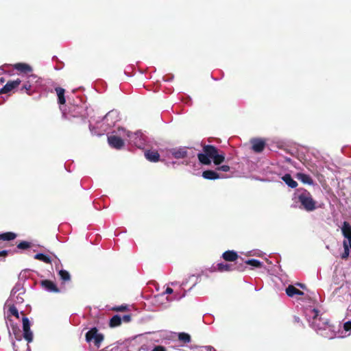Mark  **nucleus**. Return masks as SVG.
Returning <instances> with one entry per match:
<instances>
[{
    "label": "nucleus",
    "instance_id": "obj_1",
    "mask_svg": "<svg viewBox=\"0 0 351 351\" xmlns=\"http://www.w3.org/2000/svg\"><path fill=\"white\" fill-rule=\"evenodd\" d=\"M305 317L310 326L321 336L332 339L335 336L333 326L330 324L328 319L319 313V311L311 306L304 309Z\"/></svg>",
    "mask_w": 351,
    "mask_h": 351
},
{
    "label": "nucleus",
    "instance_id": "obj_2",
    "mask_svg": "<svg viewBox=\"0 0 351 351\" xmlns=\"http://www.w3.org/2000/svg\"><path fill=\"white\" fill-rule=\"evenodd\" d=\"M169 154L176 159H184L183 165L192 166L196 161L195 150L191 147H178L169 150Z\"/></svg>",
    "mask_w": 351,
    "mask_h": 351
},
{
    "label": "nucleus",
    "instance_id": "obj_3",
    "mask_svg": "<svg viewBox=\"0 0 351 351\" xmlns=\"http://www.w3.org/2000/svg\"><path fill=\"white\" fill-rule=\"evenodd\" d=\"M296 197L302 207L307 211H313L316 208V202L311 193L306 190H298Z\"/></svg>",
    "mask_w": 351,
    "mask_h": 351
},
{
    "label": "nucleus",
    "instance_id": "obj_4",
    "mask_svg": "<svg viewBox=\"0 0 351 351\" xmlns=\"http://www.w3.org/2000/svg\"><path fill=\"white\" fill-rule=\"evenodd\" d=\"M119 133L120 135H122L125 140L128 141L130 144L138 148H141L144 145V139L142 133L140 132L132 133L123 128H119Z\"/></svg>",
    "mask_w": 351,
    "mask_h": 351
},
{
    "label": "nucleus",
    "instance_id": "obj_5",
    "mask_svg": "<svg viewBox=\"0 0 351 351\" xmlns=\"http://www.w3.org/2000/svg\"><path fill=\"white\" fill-rule=\"evenodd\" d=\"M25 294V290L23 286L18 283L11 291L9 298L5 302V305H19L23 304L24 299L23 295Z\"/></svg>",
    "mask_w": 351,
    "mask_h": 351
},
{
    "label": "nucleus",
    "instance_id": "obj_6",
    "mask_svg": "<svg viewBox=\"0 0 351 351\" xmlns=\"http://www.w3.org/2000/svg\"><path fill=\"white\" fill-rule=\"evenodd\" d=\"M86 340L87 342H93L97 348H99L104 340L103 335L98 333L97 330L94 328L88 330L86 334Z\"/></svg>",
    "mask_w": 351,
    "mask_h": 351
},
{
    "label": "nucleus",
    "instance_id": "obj_7",
    "mask_svg": "<svg viewBox=\"0 0 351 351\" xmlns=\"http://www.w3.org/2000/svg\"><path fill=\"white\" fill-rule=\"evenodd\" d=\"M203 151L210 155V158L213 160L215 165L221 164L225 159L224 156L222 154H219L217 148L213 145L204 146Z\"/></svg>",
    "mask_w": 351,
    "mask_h": 351
},
{
    "label": "nucleus",
    "instance_id": "obj_8",
    "mask_svg": "<svg viewBox=\"0 0 351 351\" xmlns=\"http://www.w3.org/2000/svg\"><path fill=\"white\" fill-rule=\"evenodd\" d=\"M104 120L108 127H113L120 120L119 113L117 110H111L106 114Z\"/></svg>",
    "mask_w": 351,
    "mask_h": 351
},
{
    "label": "nucleus",
    "instance_id": "obj_9",
    "mask_svg": "<svg viewBox=\"0 0 351 351\" xmlns=\"http://www.w3.org/2000/svg\"><path fill=\"white\" fill-rule=\"evenodd\" d=\"M123 136L120 135L119 130L117 131V135H110L108 137V141L109 145L114 148L121 149L123 145V141L122 139ZM123 138H125L123 137Z\"/></svg>",
    "mask_w": 351,
    "mask_h": 351
},
{
    "label": "nucleus",
    "instance_id": "obj_10",
    "mask_svg": "<svg viewBox=\"0 0 351 351\" xmlns=\"http://www.w3.org/2000/svg\"><path fill=\"white\" fill-rule=\"evenodd\" d=\"M23 337L28 342L30 343L33 340V333L30 330V322L27 317L23 318Z\"/></svg>",
    "mask_w": 351,
    "mask_h": 351
},
{
    "label": "nucleus",
    "instance_id": "obj_11",
    "mask_svg": "<svg viewBox=\"0 0 351 351\" xmlns=\"http://www.w3.org/2000/svg\"><path fill=\"white\" fill-rule=\"evenodd\" d=\"M250 143L252 150L256 153L262 152L266 145L265 141L261 138H252Z\"/></svg>",
    "mask_w": 351,
    "mask_h": 351
},
{
    "label": "nucleus",
    "instance_id": "obj_12",
    "mask_svg": "<svg viewBox=\"0 0 351 351\" xmlns=\"http://www.w3.org/2000/svg\"><path fill=\"white\" fill-rule=\"evenodd\" d=\"M21 80L20 79H16L13 81H9L6 83V84L0 89V94H6L13 89L16 88L21 84Z\"/></svg>",
    "mask_w": 351,
    "mask_h": 351
},
{
    "label": "nucleus",
    "instance_id": "obj_13",
    "mask_svg": "<svg viewBox=\"0 0 351 351\" xmlns=\"http://www.w3.org/2000/svg\"><path fill=\"white\" fill-rule=\"evenodd\" d=\"M341 232L343 237L347 239V243L351 248V226L347 222L344 221L341 227Z\"/></svg>",
    "mask_w": 351,
    "mask_h": 351
},
{
    "label": "nucleus",
    "instance_id": "obj_14",
    "mask_svg": "<svg viewBox=\"0 0 351 351\" xmlns=\"http://www.w3.org/2000/svg\"><path fill=\"white\" fill-rule=\"evenodd\" d=\"M41 285L42 287L49 292H59V289L52 281L45 280L41 282Z\"/></svg>",
    "mask_w": 351,
    "mask_h": 351
},
{
    "label": "nucleus",
    "instance_id": "obj_15",
    "mask_svg": "<svg viewBox=\"0 0 351 351\" xmlns=\"http://www.w3.org/2000/svg\"><path fill=\"white\" fill-rule=\"evenodd\" d=\"M13 68L18 71L23 73H29L32 71V68L30 65L26 63H16L13 65Z\"/></svg>",
    "mask_w": 351,
    "mask_h": 351
},
{
    "label": "nucleus",
    "instance_id": "obj_16",
    "mask_svg": "<svg viewBox=\"0 0 351 351\" xmlns=\"http://www.w3.org/2000/svg\"><path fill=\"white\" fill-rule=\"evenodd\" d=\"M145 157L152 162H156L160 160V155L157 151L147 150L145 152Z\"/></svg>",
    "mask_w": 351,
    "mask_h": 351
},
{
    "label": "nucleus",
    "instance_id": "obj_17",
    "mask_svg": "<svg viewBox=\"0 0 351 351\" xmlns=\"http://www.w3.org/2000/svg\"><path fill=\"white\" fill-rule=\"evenodd\" d=\"M213 271H219L221 272L228 271L232 270V265L228 263H220L215 266H213Z\"/></svg>",
    "mask_w": 351,
    "mask_h": 351
},
{
    "label": "nucleus",
    "instance_id": "obj_18",
    "mask_svg": "<svg viewBox=\"0 0 351 351\" xmlns=\"http://www.w3.org/2000/svg\"><path fill=\"white\" fill-rule=\"evenodd\" d=\"M37 76L34 74L29 75L27 77V81L24 83L21 88V90H25L28 95H31L29 92L31 88L33 87L32 84H30V80H36Z\"/></svg>",
    "mask_w": 351,
    "mask_h": 351
},
{
    "label": "nucleus",
    "instance_id": "obj_19",
    "mask_svg": "<svg viewBox=\"0 0 351 351\" xmlns=\"http://www.w3.org/2000/svg\"><path fill=\"white\" fill-rule=\"evenodd\" d=\"M296 178L304 184H307L309 185L313 184V180L312 178L308 174L304 173H298L296 174Z\"/></svg>",
    "mask_w": 351,
    "mask_h": 351
},
{
    "label": "nucleus",
    "instance_id": "obj_20",
    "mask_svg": "<svg viewBox=\"0 0 351 351\" xmlns=\"http://www.w3.org/2000/svg\"><path fill=\"white\" fill-rule=\"evenodd\" d=\"M286 293L289 297L293 298L295 295H303L304 293L295 288L293 285H289L286 288Z\"/></svg>",
    "mask_w": 351,
    "mask_h": 351
},
{
    "label": "nucleus",
    "instance_id": "obj_21",
    "mask_svg": "<svg viewBox=\"0 0 351 351\" xmlns=\"http://www.w3.org/2000/svg\"><path fill=\"white\" fill-rule=\"evenodd\" d=\"M197 158L199 161L203 165H210L211 163L210 155L208 154L207 152L197 154Z\"/></svg>",
    "mask_w": 351,
    "mask_h": 351
},
{
    "label": "nucleus",
    "instance_id": "obj_22",
    "mask_svg": "<svg viewBox=\"0 0 351 351\" xmlns=\"http://www.w3.org/2000/svg\"><path fill=\"white\" fill-rule=\"evenodd\" d=\"M202 176L207 180H216L221 178L215 171L213 170L204 171L202 173Z\"/></svg>",
    "mask_w": 351,
    "mask_h": 351
},
{
    "label": "nucleus",
    "instance_id": "obj_23",
    "mask_svg": "<svg viewBox=\"0 0 351 351\" xmlns=\"http://www.w3.org/2000/svg\"><path fill=\"white\" fill-rule=\"evenodd\" d=\"M222 257L225 261H234L238 258V255L236 252L233 250H228L222 254Z\"/></svg>",
    "mask_w": 351,
    "mask_h": 351
},
{
    "label": "nucleus",
    "instance_id": "obj_24",
    "mask_svg": "<svg viewBox=\"0 0 351 351\" xmlns=\"http://www.w3.org/2000/svg\"><path fill=\"white\" fill-rule=\"evenodd\" d=\"M282 180L291 188H295L298 183L295 181L289 174H285L282 177Z\"/></svg>",
    "mask_w": 351,
    "mask_h": 351
},
{
    "label": "nucleus",
    "instance_id": "obj_25",
    "mask_svg": "<svg viewBox=\"0 0 351 351\" xmlns=\"http://www.w3.org/2000/svg\"><path fill=\"white\" fill-rule=\"evenodd\" d=\"M55 90L56 92V94L58 97V103L60 104H64L66 101L65 97H64V93L65 90L64 88L60 87H57L55 88Z\"/></svg>",
    "mask_w": 351,
    "mask_h": 351
},
{
    "label": "nucleus",
    "instance_id": "obj_26",
    "mask_svg": "<svg viewBox=\"0 0 351 351\" xmlns=\"http://www.w3.org/2000/svg\"><path fill=\"white\" fill-rule=\"evenodd\" d=\"M34 258L36 260L43 261L45 263H51L52 262L51 258L49 256L42 254V253L36 254L34 256Z\"/></svg>",
    "mask_w": 351,
    "mask_h": 351
},
{
    "label": "nucleus",
    "instance_id": "obj_27",
    "mask_svg": "<svg viewBox=\"0 0 351 351\" xmlns=\"http://www.w3.org/2000/svg\"><path fill=\"white\" fill-rule=\"evenodd\" d=\"M121 324V317L118 315H114L110 321V326L111 327H117L119 326Z\"/></svg>",
    "mask_w": 351,
    "mask_h": 351
},
{
    "label": "nucleus",
    "instance_id": "obj_28",
    "mask_svg": "<svg viewBox=\"0 0 351 351\" xmlns=\"http://www.w3.org/2000/svg\"><path fill=\"white\" fill-rule=\"evenodd\" d=\"M16 238V234L13 232H5L0 234V240L11 241Z\"/></svg>",
    "mask_w": 351,
    "mask_h": 351
},
{
    "label": "nucleus",
    "instance_id": "obj_29",
    "mask_svg": "<svg viewBox=\"0 0 351 351\" xmlns=\"http://www.w3.org/2000/svg\"><path fill=\"white\" fill-rule=\"evenodd\" d=\"M245 263L248 265L252 266V267L258 268L263 266V263L256 259H249L245 261Z\"/></svg>",
    "mask_w": 351,
    "mask_h": 351
},
{
    "label": "nucleus",
    "instance_id": "obj_30",
    "mask_svg": "<svg viewBox=\"0 0 351 351\" xmlns=\"http://www.w3.org/2000/svg\"><path fill=\"white\" fill-rule=\"evenodd\" d=\"M178 339L184 343H189L191 341V336L186 332H180L178 334Z\"/></svg>",
    "mask_w": 351,
    "mask_h": 351
},
{
    "label": "nucleus",
    "instance_id": "obj_31",
    "mask_svg": "<svg viewBox=\"0 0 351 351\" xmlns=\"http://www.w3.org/2000/svg\"><path fill=\"white\" fill-rule=\"evenodd\" d=\"M5 306L8 308V311L10 312V313L11 315L15 316L17 318L19 317V311H18V309L16 308V306L12 304V305H5Z\"/></svg>",
    "mask_w": 351,
    "mask_h": 351
},
{
    "label": "nucleus",
    "instance_id": "obj_32",
    "mask_svg": "<svg viewBox=\"0 0 351 351\" xmlns=\"http://www.w3.org/2000/svg\"><path fill=\"white\" fill-rule=\"evenodd\" d=\"M59 275H60V276L61 279H62V280H64V281H68V280H70V278H71L70 274H69V273L67 271H66V270L60 269V270L59 271Z\"/></svg>",
    "mask_w": 351,
    "mask_h": 351
},
{
    "label": "nucleus",
    "instance_id": "obj_33",
    "mask_svg": "<svg viewBox=\"0 0 351 351\" xmlns=\"http://www.w3.org/2000/svg\"><path fill=\"white\" fill-rule=\"evenodd\" d=\"M343 330L345 331L344 336H348L351 332V321L346 322L343 324Z\"/></svg>",
    "mask_w": 351,
    "mask_h": 351
},
{
    "label": "nucleus",
    "instance_id": "obj_34",
    "mask_svg": "<svg viewBox=\"0 0 351 351\" xmlns=\"http://www.w3.org/2000/svg\"><path fill=\"white\" fill-rule=\"evenodd\" d=\"M343 247H344V254L342 256V258H346L349 254V245H348L347 241H343Z\"/></svg>",
    "mask_w": 351,
    "mask_h": 351
},
{
    "label": "nucleus",
    "instance_id": "obj_35",
    "mask_svg": "<svg viewBox=\"0 0 351 351\" xmlns=\"http://www.w3.org/2000/svg\"><path fill=\"white\" fill-rule=\"evenodd\" d=\"M29 246H30L29 243H28L27 241H22V242L19 243V245H17L19 249H22V250L27 249V248L29 247Z\"/></svg>",
    "mask_w": 351,
    "mask_h": 351
},
{
    "label": "nucleus",
    "instance_id": "obj_36",
    "mask_svg": "<svg viewBox=\"0 0 351 351\" xmlns=\"http://www.w3.org/2000/svg\"><path fill=\"white\" fill-rule=\"evenodd\" d=\"M199 351H215V350L213 347L210 346H206L201 347Z\"/></svg>",
    "mask_w": 351,
    "mask_h": 351
},
{
    "label": "nucleus",
    "instance_id": "obj_37",
    "mask_svg": "<svg viewBox=\"0 0 351 351\" xmlns=\"http://www.w3.org/2000/svg\"><path fill=\"white\" fill-rule=\"evenodd\" d=\"M217 169L219 171L227 172L230 170V167L228 165H221Z\"/></svg>",
    "mask_w": 351,
    "mask_h": 351
},
{
    "label": "nucleus",
    "instance_id": "obj_38",
    "mask_svg": "<svg viewBox=\"0 0 351 351\" xmlns=\"http://www.w3.org/2000/svg\"><path fill=\"white\" fill-rule=\"evenodd\" d=\"M152 351H167V350L164 346H156L153 348Z\"/></svg>",
    "mask_w": 351,
    "mask_h": 351
},
{
    "label": "nucleus",
    "instance_id": "obj_39",
    "mask_svg": "<svg viewBox=\"0 0 351 351\" xmlns=\"http://www.w3.org/2000/svg\"><path fill=\"white\" fill-rule=\"evenodd\" d=\"M131 320V316L130 315H125L121 318V321L124 322H129Z\"/></svg>",
    "mask_w": 351,
    "mask_h": 351
},
{
    "label": "nucleus",
    "instance_id": "obj_40",
    "mask_svg": "<svg viewBox=\"0 0 351 351\" xmlns=\"http://www.w3.org/2000/svg\"><path fill=\"white\" fill-rule=\"evenodd\" d=\"M173 292V289L170 288V287H167L165 290V293L167 294H171Z\"/></svg>",
    "mask_w": 351,
    "mask_h": 351
},
{
    "label": "nucleus",
    "instance_id": "obj_41",
    "mask_svg": "<svg viewBox=\"0 0 351 351\" xmlns=\"http://www.w3.org/2000/svg\"><path fill=\"white\" fill-rule=\"evenodd\" d=\"M293 319H294V322L295 323L299 324L301 322L300 318L299 317H298V316H294Z\"/></svg>",
    "mask_w": 351,
    "mask_h": 351
},
{
    "label": "nucleus",
    "instance_id": "obj_42",
    "mask_svg": "<svg viewBox=\"0 0 351 351\" xmlns=\"http://www.w3.org/2000/svg\"><path fill=\"white\" fill-rule=\"evenodd\" d=\"M125 309H126V306H121L117 308V310L121 311H124Z\"/></svg>",
    "mask_w": 351,
    "mask_h": 351
},
{
    "label": "nucleus",
    "instance_id": "obj_43",
    "mask_svg": "<svg viewBox=\"0 0 351 351\" xmlns=\"http://www.w3.org/2000/svg\"><path fill=\"white\" fill-rule=\"evenodd\" d=\"M39 79L37 77L36 80H30V84H34V83H37L38 82Z\"/></svg>",
    "mask_w": 351,
    "mask_h": 351
},
{
    "label": "nucleus",
    "instance_id": "obj_44",
    "mask_svg": "<svg viewBox=\"0 0 351 351\" xmlns=\"http://www.w3.org/2000/svg\"><path fill=\"white\" fill-rule=\"evenodd\" d=\"M7 253H8V251L3 250V251L0 252V256L3 255V254H6Z\"/></svg>",
    "mask_w": 351,
    "mask_h": 351
},
{
    "label": "nucleus",
    "instance_id": "obj_45",
    "mask_svg": "<svg viewBox=\"0 0 351 351\" xmlns=\"http://www.w3.org/2000/svg\"><path fill=\"white\" fill-rule=\"evenodd\" d=\"M297 285H298L300 287H301V288H302V289H303V288H304V285H302V284L298 283V284H297Z\"/></svg>",
    "mask_w": 351,
    "mask_h": 351
},
{
    "label": "nucleus",
    "instance_id": "obj_46",
    "mask_svg": "<svg viewBox=\"0 0 351 351\" xmlns=\"http://www.w3.org/2000/svg\"><path fill=\"white\" fill-rule=\"evenodd\" d=\"M12 330H13L14 334L16 335V328L13 327Z\"/></svg>",
    "mask_w": 351,
    "mask_h": 351
},
{
    "label": "nucleus",
    "instance_id": "obj_47",
    "mask_svg": "<svg viewBox=\"0 0 351 351\" xmlns=\"http://www.w3.org/2000/svg\"><path fill=\"white\" fill-rule=\"evenodd\" d=\"M184 295H185V294L184 293L182 295H181V296H180V297H178V298H176V299L179 300V299H180V298H182L184 297Z\"/></svg>",
    "mask_w": 351,
    "mask_h": 351
},
{
    "label": "nucleus",
    "instance_id": "obj_48",
    "mask_svg": "<svg viewBox=\"0 0 351 351\" xmlns=\"http://www.w3.org/2000/svg\"><path fill=\"white\" fill-rule=\"evenodd\" d=\"M4 82L5 80L3 77L0 79V82L3 83Z\"/></svg>",
    "mask_w": 351,
    "mask_h": 351
},
{
    "label": "nucleus",
    "instance_id": "obj_49",
    "mask_svg": "<svg viewBox=\"0 0 351 351\" xmlns=\"http://www.w3.org/2000/svg\"><path fill=\"white\" fill-rule=\"evenodd\" d=\"M177 284H178V282H171V285H173V286H174V285H177Z\"/></svg>",
    "mask_w": 351,
    "mask_h": 351
},
{
    "label": "nucleus",
    "instance_id": "obj_50",
    "mask_svg": "<svg viewBox=\"0 0 351 351\" xmlns=\"http://www.w3.org/2000/svg\"><path fill=\"white\" fill-rule=\"evenodd\" d=\"M56 259L57 260V262L59 263H60V259L57 258L56 256H55Z\"/></svg>",
    "mask_w": 351,
    "mask_h": 351
},
{
    "label": "nucleus",
    "instance_id": "obj_51",
    "mask_svg": "<svg viewBox=\"0 0 351 351\" xmlns=\"http://www.w3.org/2000/svg\"><path fill=\"white\" fill-rule=\"evenodd\" d=\"M186 282H182L181 286H184L186 285Z\"/></svg>",
    "mask_w": 351,
    "mask_h": 351
}]
</instances>
